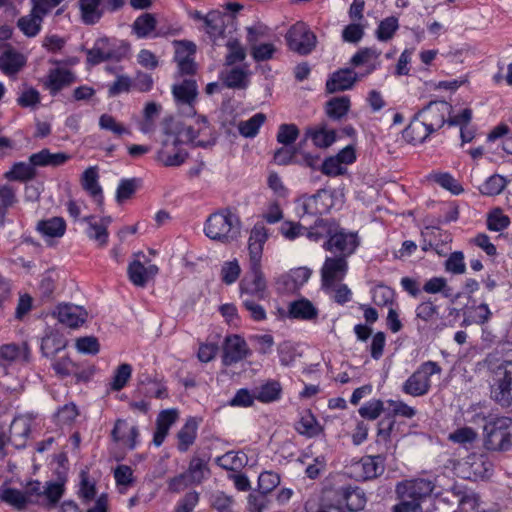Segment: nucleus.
I'll return each mask as SVG.
<instances>
[{"instance_id":"nucleus-21","label":"nucleus","mask_w":512,"mask_h":512,"mask_svg":"<svg viewBox=\"0 0 512 512\" xmlns=\"http://www.w3.org/2000/svg\"><path fill=\"white\" fill-rule=\"evenodd\" d=\"M336 501L341 506L344 504L349 511L362 510L367 502L364 491L359 487H342L336 492Z\"/></svg>"},{"instance_id":"nucleus-35","label":"nucleus","mask_w":512,"mask_h":512,"mask_svg":"<svg viewBox=\"0 0 512 512\" xmlns=\"http://www.w3.org/2000/svg\"><path fill=\"white\" fill-rule=\"evenodd\" d=\"M433 131L425 125L417 114L403 131V138L412 144L424 142Z\"/></svg>"},{"instance_id":"nucleus-27","label":"nucleus","mask_w":512,"mask_h":512,"mask_svg":"<svg viewBox=\"0 0 512 512\" xmlns=\"http://www.w3.org/2000/svg\"><path fill=\"white\" fill-rule=\"evenodd\" d=\"M46 15L45 12H40L34 5H31L29 14L18 19L17 27L25 36L33 38L41 31L42 22Z\"/></svg>"},{"instance_id":"nucleus-14","label":"nucleus","mask_w":512,"mask_h":512,"mask_svg":"<svg viewBox=\"0 0 512 512\" xmlns=\"http://www.w3.org/2000/svg\"><path fill=\"white\" fill-rule=\"evenodd\" d=\"M108 39H98L94 46L87 50V62L91 65H97L107 60L120 61L125 57L129 50L128 44H123L120 49H107Z\"/></svg>"},{"instance_id":"nucleus-11","label":"nucleus","mask_w":512,"mask_h":512,"mask_svg":"<svg viewBox=\"0 0 512 512\" xmlns=\"http://www.w3.org/2000/svg\"><path fill=\"white\" fill-rule=\"evenodd\" d=\"M452 112V106L446 101H431L417 116L429 127L433 132L439 130L448 120Z\"/></svg>"},{"instance_id":"nucleus-26","label":"nucleus","mask_w":512,"mask_h":512,"mask_svg":"<svg viewBox=\"0 0 512 512\" xmlns=\"http://www.w3.org/2000/svg\"><path fill=\"white\" fill-rule=\"evenodd\" d=\"M358 80V74L350 69H339L332 73L326 81V90L328 93H335L351 89Z\"/></svg>"},{"instance_id":"nucleus-28","label":"nucleus","mask_w":512,"mask_h":512,"mask_svg":"<svg viewBox=\"0 0 512 512\" xmlns=\"http://www.w3.org/2000/svg\"><path fill=\"white\" fill-rule=\"evenodd\" d=\"M185 138L197 146H205L208 141V136L211 135V127L204 116H199L196 119L195 125L188 126L183 130Z\"/></svg>"},{"instance_id":"nucleus-24","label":"nucleus","mask_w":512,"mask_h":512,"mask_svg":"<svg viewBox=\"0 0 512 512\" xmlns=\"http://www.w3.org/2000/svg\"><path fill=\"white\" fill-rule=\"evenodd\" d=\"M249 354L248 345L242 337L233 335L226 338L223 355L225 365L235 364L246 358Z\"/></svg>"},{"instance_id":"nucleus-46","label":"nucleus","mask_w":512,"mask_h":512,"mask_svg":"<svg viewBox=\"0 0 512 512\" xmlns=\"http://www.w3.org/2000/svg\"><path fill=\"white\" fill-rule=\"evenodd\" d=\"M221 78L226 87L232 89H245L248 86V72L242 68H232L225 74L222 73Z\"/></svg>"},{"instance_id":"nucleus-63","label":"nucleus","mask_w":512,"mask_h":512,"mask_svg":"<svg viewBox=\"0 0 512 512\" xmlns=\"http://www.w3.org/2000/svg\"><path fill=\"white\" fill-rule=\"evenodd\" d=\"M384 409V403L380 399H373L366 402L363 406L358 410L360 416L362 418L368 420L377 419Z\"/></svg>"},{"instance_id":"nucleus-37","label":"nucleus","mask_w":512,"mask_h":512,"mask_svg":"<svg viewBox=\"0 0 512 512\" xmlns=\"http://www.w3.org/2000/svg\"><path fill=\"white\" fill-rule=\"evenodd\" d=\"M98 179L99 174L97 166H91L83 172L81 184L83 189L88 192L98 204H101L103 201V194Z\"/></svg>"},{"instance_id":"nucleus-62","label":"nucleus","mask_w":512,"mask_h":512,"mask_svg":"<svg viewBox=\"0 0 512 512\" xmlns=\"http://www.w3.org/2000/svg\"><path fill=\"white\" fill-rule=\"evenodd\" d=\"M299 136V129L295 124H281L277 132V141L285 146L293 144Z\"/></svg>"},{"instance_id":"nucleus-54","label":"nucleus","mask_w":512,"mask_h":512,"mask_svg":"<svg viewBox=\"0 0 512 512\" xmlns=\"http://www.w3.org/2000/svg\"><path fill=\"white\" fill-rule=\"evenodd\" d=\"M30 423L31 420L27 416L15 417L10 425V438L13 440L27 438L31 430Z\"/></svg>"},{"instance_id":"nucleus-43","label":"nucleus","mask_w":512,"mask_h":512,"mask_svg":"<svg viewBox=\"0 0 512 512\" xmlns=\"http://www.w3.org/2000/svg\"><path fill=\"white\" fill-rule=\"evenodd\" d=\"M306 137L310 138L316 147L327 148L335 142L336 132L332 129H326L325 126H319L308 128L306 130Z\"/></svg>"},{"instance_id":"nucleus-58","label":"nucleus","mask_w":512,"mask_h":512,"mask_svg":"<svg viewBox=\"0 0 512 512\" xmlns=\"http://www.w3.org/2000/svg\"><path fill=\"white\" fill-rule=\"evenodd\" d=\"M510 219L501 209H495L488 214L487 227L491 231L499 232L507 228Z\"/></svg>"},{"instance_id":"nucleus-1","label":"nucleus","mask_w":512,"mask_h":512,"mask_svg":"<svg viewBox=\"0 0 512 512\" xmlns=\"http://www.w3.org/2000/svg\"><path fill=\"white\" fill-rule=\"evenodd\" d=\"M434 489V483L424 478L399 482L395 488L399 503L392 507V511L422 512L421 503L432 494Z\"/></svg>"},{"instance_id":"nucleus-34","label":"nucleus","mask_w":512,"mask_h":512,"mask_svg":"<svg viewBox=\"0 0 512 512\" xmlns=\"http://www.w3.org/2000/svg\"><path fill=\"white\" fill-rule=\"evenodd\" d=\"M78 6L81 20L86 25L98 23L104 15L101 0H79Z\"/></svg>"},{"instance_id":"nucleus-60","label":"nucleus","mask_w":512,"mask_h":512,"mask_svg":"<svg viewBox=\"0 0 512 512\" xmlns=\"http://www.w3.org/2000/svg\"><path fill=\"white\" fill-rule=\"evenodd\" d=\"M132 367L130 364L123 363L115 371L113 381L111 383V389L114 391H120L123 389L129 379L131 378Z\"/></svg>"},{"instance_id":"nucleus-39","label":"nucleus","mask_w":512,"mask_h":512,"mask_svg":"<svg viewBox=\"0 0 512 512\" xmlns=\"http://www.w3.org/2000/svg\"><path fill=\"white\" fill-rule=\"evenodd\" d=\"M0 501L11 506L17 511H23L27 507V501L22 490L12 488L6 483L0 486Z\"/></svg>"},{"instance_id":"nucleus-10","label":"nucleus","mask_w":512,"mask_h":512,"mask_svg":"<svg viewBox=\"0 0 512 512\" xmlns=\"http://www.w3.org/2000/svg\"><path fill=\"white\" fill-rule=\"evenodd\" d=\"M188 153L182 147V141L178 136L167 133L162 141L161 148L157 151L155 159L165 167H179L187 159Z\"/></svg>"},{"instance_id":"nucleus-52","label":"nucleus","mask_w":512,"mask_h":512,"mask_svg":"<svg viewBox=\"0 0 512 512\" xmlns=\"http://www.w3.org/2000/svg\"><path fill=\"white\" fill-rule=\"evenodd\" d=\"M44 487L45 485H42V483L38 480H33L27 483L25 489L23 490L24 497L27 501V506L29 504H44Z\"/></svg>"},{"instance_id":"nucleus-18","label":"nucleus","mask_w":512,"mask_h":512,"mask_svg":"<svg viewBox=\"0 0 512 512\" xmlns=\"http://www.w3.org/2000/svg\"><path fill=\"white\" fill-rule=\"evenodd\" d=\"M86 224L85 233L90 240L96 242L100 248L105 247L108 244V226L111 223L110 217H104L97 220L95 216H86L81 219Z\"/></svg>"},{"instance_id":"nucleus-2","label":"nucleus","mask_w":512,"mask_h":512,"mask_svg":"<svg viewBox=\"0 0 512 512\" xmlns=\"http://www.w3.org/2000/svg\"><path fill=\"white\" fill-rule=\"evenodd\" d=\"M240 231L241 222L239 217L229 210L211 214L204 226V232L208 238L224 244L237 239Z\"/></svg>"},{"instance_id":"nucleus-55","label":"nucleus","mask_w":512,"mask_h":512,"mask_svg":"<svg viewBox=\"0 0 512 512\" xmlns=\"http://www.w3.org/2000/svg\"><path fill=\"white\" fill-rule=\"evenodd\" d=\"M399 27L398 19L396 17H387L380 22L376 30V37L380 41L390 40Z\"/></svg>"},{"instance_id":"nucleus-20","label":"nucleus","mask_w":512,"mask_h":512,"mask_svg":"<svg viewBox=\"0 0 512 512\" xmlns=\"http://www.w3.org/2000/svg\"><path fill=\"white\" fill-rule=\"evenodd\" d=\"M57 320L70 328L81 326L87 319L86 310L73 304H59L53 312Z\"/></svg>"},{"instance_id":"nucleus-64","label":"nucleus","mask_w":512,"mask_h":512,"mask_svg":"<svg viewBox=\"0 0 512 512\" xmlns=\"http://www.w3.org/2000/svg\"><path fill=\"white\" fill-rule=\"evenodd\" d=\"M492 316V312L486 303H481L474 306L470 310L469 318L466 320L469 323L478 325L486 324Z\"/></svg>"},{"instance_id":"nucleus-50","label":"nucleus","mask_w":512,"mask_h":512,"mask_svg":"<svg viewBox=\"0 0 512 512\" xmlns=\"http://www.w3.org/2000/svg\"><path fill=\"white\" fill-rule=\"evenodd\" d=\"M295 429L307 437L317 436L321 432V426L310 412H306L301 416L295 425Z\"/></svg>"},{"instance_id":"nucleus-7","label":"nucleus","mask_w":512,"mask_h":512,"mask_svg":"<svg viewBox=\"0 0 512 512\" xmlns=\"http://www.w3.org/2000/svg\"><path fill=\"white\" fill-rule=\"evenodd\" d=\"M171 91L177 111L185 117L195 116L199 95L197 82L194 79H184L173 84Z\"/></svg>"},{"instance_id":"nucleus-17","label":"nucleus","mask_w":512,"mask_h":512,"mask_svg":"<svg viewBox=\"0 0 512 512\" xmlns=\"http://www.w3.org/2000/svg\"><path fill=\"white\" fill-rule=\"evenodd\" d=\"M439 319V306L432 299L420 302L415 309V324L419 333H423Z\"/></svg>"},{"instance_id":"nucleus-19","label":"nucleus","mask_w":512,"mask_h":512,"mask_svg":"<svg viewBox=\"0 0 512 512\" xmlns=\"http://www.w3.org/2000/svg\"><path fill=\"white\" fill-rule=\"evenodd\" d=\"M269 238L267 228L263 223H256L251 229L248 239L249 262L261 264L263 248Z\"/></svg>"},{"instance_id":"nucleus-15","label":"nucleus","mask_w":512,"mask_h":512,"mask_svg":"<svg viewBox=\"0 0 512 512\" xmlns=\"http://www.w3.org/2000/svg\"><path fill=\"white\" fill-rule=\"evenodd\" d=\"M447 494L445 500L457 504L454 512H476L479 507V497L470 489L454 485Z\"/></svg>"},{"instance_id":"nucleus-51","label":"nucleus","mask_w":512,"mask_h":512,"mask_svg":"<svg viewBox=\"0 0 512 512\" xmlns=\"http://www.w3.org/2000/svg\"><path fill=\"white\" fill-rule=\"evenodd\" d=\"M507 179L499 174L490 176L480 187V192L486 196L499 195L507 186Z\"/></svg>"},{"instance_id":"nucleus-45","label":"nucleus","mask_w":512,"mask_h":512,"mask_svg":"<svg viewBox=\"0 0 512 512\" xmlns=\"http://www.w3.org/2000/svg\"><path fill=\"white\" fill-rule=\"evenodd\" d=\"M335 223V220L333 219H323L318 218L314 225H312L310 228H305L304 235L313 242H319L324 238L329 239L330 232L329 229L332 230V224Z\"/></svg>"},{"instance_id":"nucleus-5","label":"nucleus","mask_w":512,"mask_h":512,"mask_svg":"<svg viewBox=\"0 0 512 512\" xmlns=\"http://www.w3.org/2000/svg\"><path fill=\"white\" fill-rule=\"evenodd\" d=\"M330 237L326 239L323 244V248L334 253L335 256L344 257L348 259L355 253L360 245V239L357 232H351L345 228L340 227L339 223L335 221L332 224V230L329 229Z\"/></svg>"},{"instance_id":"nucleus-9","label":"nucleus","mask_w":512,"mask_h":512,"mask_svg":"<svg viewBox=\"0 0 512 512\" xmlns=\"http://www.w3.org/2000/svg\"><path fill=\"white\" fill-rule=\"evenodd\" d=\"M332 197L327 190L320 189L313 195H303L296 200V210L299 217L320 216L330 211Z\"/></svg>"},{"instance_id":"nucleus-3","label":"nucleus","mask_w":512,"mask_h":512,"mask_svg":"<svg viewBox=\"0 0 512 512\" xmlns=\"http://www.w3.org/2000/svg\"><path fill=\"white\" fill-rule=\"evenodd\" d=\"M484 445L490 451H507L512 447V418H490L484 425Z\"/></svg>"},{"instance_id":"nucleus-29","label":"nucleus","mask_w":512,"mask_h":512,"mask_svg":"<svg viewBox=\"0 0 512 512\" xmlns=\"http://www.w3.org/2000/svg\"><path fill=\"white\" fill-rule=\"evenodd\" d=\"M396 421L391 416H385L378 422L376 444L379 446L380 451L389 453L394 450L395 446L392 444V432L394 430Z\"/></svg>"},{"instance_id":"nucleus-23","label":"nucleus","mask_w":512,"mask_h":512,"mask_svg":"<svg viewBox=\"0 0 512 512\" xmlns=\"http://www.w3.org/2000/svg\"><path fill=\"white\" fill-rule=\"evenodd\" d=\"M75 80L76 77L70 70L64 68H54L48 72L43 84L44 87L49 91L50 95L55 96L62 89L74 83Z\"/></svg>"},{"instance_id":"nucleus-33","label":"nucleus","mask_w":512,"mask_h":512,"mask_svg":"<svg viewBox=\"0 0 512 512\" xmlns=\"http://www.w3.org/2000/svg\"><path fill=\"white\" fill-rule=\"evenodd\" d=\"M157 26V19L152 13H143L139 15L133 22L132 33L138 39L161 36L160 32L153 34Z\"/></svg>"},{"instance_id":"nucleus-4","label":"nucleus","mask_w":512,"mask_h":512,"mask_svg":"<svg viewBox=\"0 0 512 512\" xmlns=\"http://www.w3.org/2000/svg\"><path fill=\"white\" fill-rule=\"evenodd\" d=\"M442 367L435 361H425L404 381L401 391L412 397H422L431 389V378L440 376Z\"/></svg>"},{"instance_id":"nucleus-30","label":"nucleus","mask_w":512,"mask_h":512,"mask_svg":"<svg viewBox=\"0 0 512 512\" xmlns=\"http://www.w3.org/2000/svg\"><path fill=\"white\" fill-rule=\"evenodd\" d=\"M71 156L65 152L52 153L49 149L45 148L37 153L30 155L29 160L36 167H59L67 163Z\"/></svg>"},{"instance_id":"nucleus-41","label":"nucleus","mask_w":512,"mask_h":512,"mask_svg":"<svg viewBox=\"0 0 512 512\" xmlns=\"http://www.w3.org/2000/svg\"><path fill=\"white\" fill-rule=\"evenodd\" d=\"M351 101L349 96L334 97L326 102V115L332 120H340L350 110Z\"/></svg>"},{"instance_id":"nucleus-40","label":"nucleus","mask_w":512,"mask_h":512,"mask_svg":"<svg viewBox=\"0 0 512 512\" xmlns=\"http://www.w3.org/2000/svg\"><path fill=\"white\" fill-rule=\"evenodd\" d=\"M282 386L277 380H268L255 390V397L261 403H272L281 398Z\"/></svg>"},{"instance_id":"nucleus-56","label":"nucleus","mask_w":512,"mask_h":512,"mask_svg":"<svg viewBox=\"0 0 512 512\" xmlns=\"http://www.w3.org/2000/svg\"><path fill=\"white\" fill-rule=\"evenodd\" d=\"M175 55L174 61L178 64L181 61L194 58L196 53V45L191 41L181 40L174 41Z\"/></svg>"},{"instance_id":"nucleus-47","label":"nucleus","mask_w":512,"mask_h":512,"mask_svg":"<svg viewBox=\"0 0 512 512\" xmlns=\"http://www.w3.org/2000/svg\"><path fill=\"white\" fill-rule=\"evenodd\" d=\"M194 484H201L209 475L210 470L205 460L193 457L185 472Z\"/></svg>"},{"instance_id":"nucleus-36","label":"nucleus","mask_w":512,"mask_h":512,"mask_svg":"<svg viewBox=\"0 0 512 512\" xmlns=\"http://www.w3.org/2000/svg\"><path fill=\"white\" fill-rule=\"evenodd\" d=\"M204 30L213 42L224 37L225 16L218 11H211L203 17Z\"/></svg>"},{"instance_id":"nucleus-6","label":"nucleus","mask_w":512,"mask_h":512,"mask_svg":"<svg viewBox=\"0 0 512 512\" xmlns=\"http://www.w3.org/2000/svg\"><path fill=\"white\" fill-rule=\"evenodd\" d=\"M491 398L501 407L512 405V361H506L494 370Z\"/></svg>"},{"instance_id":"nucleus-49","label":"nucleus","mask_w":512,"mask_h":512,"mask_svg":"<svg viewBox=\"0 0 512 512\" xmlns=\"http://www.w3.org/2000/svg\"><path fill=\"white\" fill-rule=\"evenodd\" d=\"M266 116L263 113H256L251 118L238 123L239 133L246 138L255 137L260 127L264 124Z\"/></svg>"},{"instance_id":"nucleus-31","label":"nucleus","mask_w":512,"mask_h":512,"mask_svg":"<svg viewBox=\"0 0 512 512\" xmlns=\"http://www.w3.org/2000/svg\"><path fill=\"white\" fill-rule=\"evenodd\" d=\"M288 316L291 319L312 321L317 319L318 309L310 300L301 298L289 303Z\"/></svg>"},{"instance_id":"nucleus-38","label":"nucleus","mask_w":512,"mask_h":512,"mask_svg":"<svg viewBox=\"0 0 512 512\" xmlns=\"http://www.w3.org/2000/svg\"><path fill=\"white\" fill-rule=\"evenodd\" d=\"M37 231L47 240L61 238L66 231V222L61 217L41 220L37 224Z\"/></svg>"},{"instance_id":"nucleus-57","label":"nucleus","mask_w":512,"mask_h":512,"mask_svg":"<svg viewBox=\"0 0 512 512\" xmlns=\"http://www.w3.org/2000/svg\"><path fill=\"white\" fill-rule=\"evenodd\" d=\"M280 484V476L273 471H264L258 477V488L262 494H268Z\"/></svg>"},{"instance_id":"nucleus-48","label":"nucleus","mask_w":512,"mask_h":512,"mask_svg":"<svg viewBox=\"0 0 512 512\" xmlns=\"http://www.w3.org/2000/svg\"><path fill=\"white\" fill-rule=\"evenodd\" d=\"M36 165L32 162H18L15 163L12 169L6 173V177L15 181H28L36 176Z\"/></svg>"},{"instance_id":"nucleus-42","label":"nucleus","mask_w":512,"mask_h":512,"mask_svg":"<svg viewBox=\"0 0 512 512\" xmlns=\"http://www.w3.org/2000/svg\"><path fill=\"white\" fill-rule=\"evenodd\" d=\"M0 355L7 361H18L27 363L30 360V349L27 343L6 344L0 348Z\"/></svg>"},{"instance_id":"nucleus-25","label":"nucleus","mask_w":512,"mask_h":512,"mask_svg":"<svg viewBox=\"0 0 512 512\" xmlns=\"http://www.w3.org/2000/svg\"><path fill=\"white\" fill-rule=\"evenodd\" d=\"M111 437L114 442L122 443L133 450L138 445L139 429L135 425H130L124 419H118L111 432Z\"/></svg>"},{"instance_id":"nucleus-22","label":"nucleus","mask_w":512,"mask_h":512,"mask_svg":"<svg viewBox=\"0 0 512 512\" xmlns=\"http://www.w3.org/2000/svg\"><path fill=\"white\" fill-rule=\"evenodd\" d=\"M26 57L10 45H5L0 53V70L7 76H14L25 66Z\"/></svg>"},{"instance_id":"nucleus-61","label":"nucleus","mask_w":512,"mask_h":512,"mask_svg":"<svg viewBox=\"0 0 512 512\" xmlns=\"http://www.w3.org/2000/svg\"><path fill=\"white\" fill-rule=\"evenodd\" d=\"M44 490L43 506L47 508L54 507L63 494V486L56 482H48Z\"/></svg>"},{"instance_id":"nucleus-32","label":"nucleus","mask_w":512,"mask_h":512,"mask_svg":"<svg viewBox=\"0 0 512 512\" xmlns=\"http://www.w3.org/2000/svg\"><path fill=\"white\" fill-rule=\"evenodd\" d=\"M159 269L156 265L151 264L145 267L140 261L135 260L128 266L129 280L138 287H144L150 278H153Z\"/></svg>"},{"instance_id":"nucleus-44","label":"nucleus","mask_w":512,"mask_h":512,"mask_svg":"<svg viewBox=\"0 0 512 512\" xmlns=\"http://www.w3.org/2000/svg\"><path fill=\"white\" fill-rule=\"evenodd\" d=\"M197 428V422L193 418L188 419L186 423L181 427L177 433L179 451L186 452L195 442L197 437Z\"/></svg>"},{"instance_id":"nucleus-53","label":"nucleus","mask_w":512,"mask_h":512,"mask_svg":"<svg viewBox=\"0 0 512 512\" xmlns=\"http://www.w3.org/2000/svg\"><path fill=\"white\" fill-rule=\"evenodd\" d=\"M78 496L84 503L91 502L96 496L95 482L90 479L86 471L80 473Z\"/></svg>"},{"instance_id":"nucleus-13","label":"nucleus","mask_w":512,"mask_h":512,"mask_svg":"<svg viewBox=\"0 0 512 512\" xmlns=\"http://www.w3.org/2000/svg\"><path fill=\"white\" fill-rule=\"evenodd\" d=\"M386 453L381 452L378 455H368L354 465L356 477L359 480H371L379 477L385 471Z\"/></svg>"},{"instance_id":"nucleus-59","label":"nucleus","mask_w":512,"mask_h":512,"mask_svg":"<svg viewBox=\"0 0 512 512\" xmlns=\"http://www.w3.org/2000/svg\"><path fill=\"white\" fill-rule=\"evenodd\" d=\"M445 270L452 274H464L466 271V264L463 252H452L445 261Z\"/></svg>"},{"instance_id":"nucleus-12","label":"nucleus","mask_w":512,"mask_h":512,"mask_svg":"<svg viewBox=\"0 0 512 512\" xmlns=\"http://www.w3.org/2000/svg\"><path fill=\"white\" fill-rule=\"evenodd\" d=\"M348 272V261L344 257H326L321 268V281L324 290L334 288L341 282Z\"/></svg>"},{"instance_id":"nucleus-8","label":"nucleus","mask_w":512,"mask_h":512,"mask_svg":"<svg viewBox=\"0 0 512 512\" xmlns=\"http://www.w3.org/2000/svg\"><path fill=\"white\" fill-rule=\"evenodd\" d=\"M290 50L300 55L310 54L316 47V35L304 22H297L290 27L285 35Z\"/></svg>"},{"instance_id":"nucleus-16","label":"nucleus","mask_w":512,"mask_h":512,"mask_svg":"<svg viewBox=\"0 0 512 512\" xmlns=\"http://www.w3.org/2000/svg\"><path fill=\"white\" fill-rule=\"evenodd\" d=\"M266 281L261 271V264L250 263V275L240 282L241 294L251 295L258 299L265 297Z\"/></svg>"}]
</instances>
